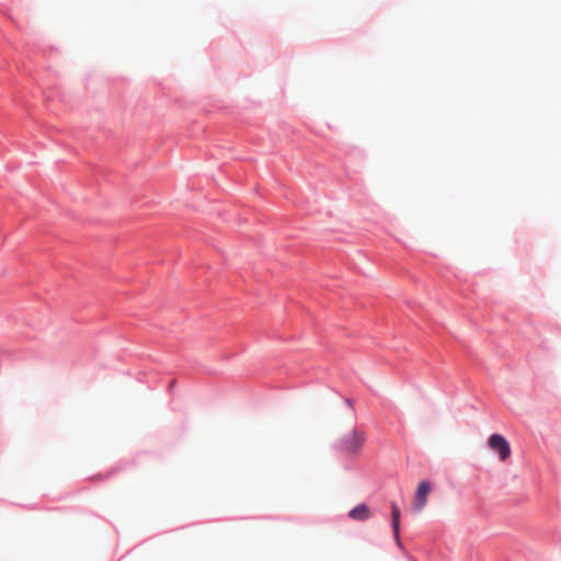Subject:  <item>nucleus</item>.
Segmentation results:
<instances>
[{
  "mask_svg": "<svg viewBox=\"0 0 561 561\" xmlns=\"http://www.w3.org/2000/svg\"><path fill=\"white\" fill-rule=\"evenodd\" d=\"M364 442L365 434L353 430L341 438L339 442V449L347 455H356L359 453Z\"/></svg>",
  "mask_w": 561,
  "mask_h": 561,
  "instance_id": "f257e3e1",
  "label": "nucleus"
},
{
  "mask_svg": "<svg viewBox=\"0 0 561 561\" xmlns=\"http://www.w3.org/2000/svg\"><path fill=\"white\" fill-rule=\"evenodd\" d=\"M348 516L354 520H366L370 517V511L366 504H359L350 511Z\"/></svg>",
  "mask_w": 561,
  "mask_h": 561,
  "instance_id": "39448f33",
  "label": "nucleus"
},
{
  "mask_svg": "<svg viewBox=\"0 0 561 561\" xmlns=\"http://www.w3.org/2000/svg\"><path fill=\"white\" fill-rule=\"evenodd\" d=\"M391 526L393 530L394 539L398 543V546H401L400 540V508L396 503H392L391 505Z\"/></svg>",
  "mask_w": 561,
  "mask_h": 561,
  "instance_id": "20e7f679",
  "label": "nucleus"
},
{
  "mask_svg": "<svg viewBox=\"0 0 561 561\" xmlns=\"http://www.w3.org/2000/svg\"><path fill=\"white\" fill-rule=\"evenodd\" d=\"M431 492V484L427 481H422L419 483L414 501H413V510L415 512H421L427 504V496Z\"/></svg>",
  "mask_w": 561,
  "mask_h": 561,
  "instance_id": "7ed1b4c3",
  "label": "nucleus"
},
{
  "mask_svg": "<svg viewBox=\"0 0 561 561\" xmlns=\"http://www.w3.org/2000/svg\"><path fill=\"white\" fill-rule=\"evenodd\" d=\"M489 447L499 455L501 461H505L511 456V447L505 437L501 434H492L488 439Z\"/></svg>",
  "mask_w": 561,
  "mask_h": 561,
  "instance_id": "f03ea898",
  "label": "nucleus"
}]
</instances>
